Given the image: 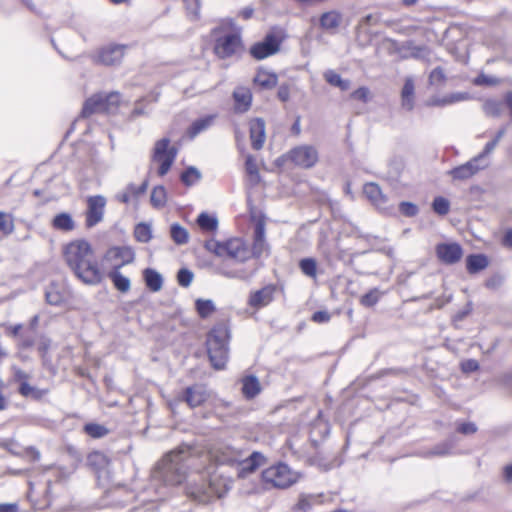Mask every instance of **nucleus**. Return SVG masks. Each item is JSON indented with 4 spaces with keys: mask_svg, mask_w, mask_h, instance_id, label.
I'll list each match as a JSON object with an SVG mask.
<instances>
[{
    "mask_svg": "<svg viewBox=\"0 0 512 512\" xmlns=\"http://www.w3.org/2000/svg\"><path fill=\"white\" fill-rule=\"evenodd\" d=\"M505 109L512 117V90L507 91L503 99H487L483 104L484 112L493 117L500 116Z\"/></svg>",
    "mask_w": 512,
    "mask_h": 512,
    "instance_id": "2eb2a0df",
    "label": "nucleus"
},
{
    "mask_svg": "<svg viewBox=\"0 0 512 512\" xmlns=\"http://www.w3.org/2000/svg\"><path fill=\"white\" fill-rule=\"evenodd\" d=\"M204 248L218 257H227L240 263L250 257L248 247L241 238H231L223 242L209 239L205 241Z\"/></svg>",
    "mask_w": 512,
    "mask_h": 512,
    "instance_id": "20e7f679",
    "label": "nucleus"
},
{
    "mask_svg": "<svg viewBox=\"0 0 512 512\" xmlns=\"http://www.w3.org/2000/svg\"><path fill=\"white\" fill-rule=\"evenodd\" d=\"M106 203L107 200L103 195H93L87 198L86 227L92 228L103 220Z\"/></svg>",
    "mask_w": 512,
    "mask_h": 512,
    "instance_id": "9b49d317",
    "label": "nucleus"
},
{
    "mask_svg": "<svg viewBox=\"0 0 512 512\" xmlns=\"http://www.w3.org/2000/svg\"><path fill=\"white\" fill-rule=\"evenodd\" d=\"M104 258L113 263L112 268H122L134 262L135 252L130 246H113L106 251Z\"/></svg>",
    "mask_w": 512,
    "mask_h": 512,
    "instance_id": "ddd939ff",
    "label": "nucleus"
},
{
    "mask_svg": "<svg viewBox=\"0 0 512 512\" xmlns=\"http://www.w3.org/2000/svg\"><path fill=\"white\" fill-rule=\"evenodd\" d=\"M143 279L146 287L152 292H158L163 286L162 275L153 268L143 270Z\"/></svg>",
    "mask_w": 512,
    "mask_h": 512,
    "instance_id": "7c9ffc66",
    "label": "nucleus"
},
{
    "mask_svg": "<svg viewBox=\"0 0 512 512\" xmlns=\"http://www.w3.org/2000/svg\"><path fill=\"white\" fill-rule=\"evenodd\" d=\"M121 268H112L109 273L108 277L113 283V286L121 293H126L130 290L131 282L130 279L126 276H124L120 272Z\"/></svg>",
    "mask_w": 512,
    "mask_h": 512,
    "instance_id": "72a5a7b5",
    "label": "nucleus"
},
{
    "mask_svg": "<svg viewBox=\"0 0 512 512\" xmlns=\"http://www.w3.org/2000/svg\"><path fill=\"white\" fill-rule=\"evenodd\" d=\"M253 82L262 89L270 90L278 83V76L274 72H268L263 68H259L253 79Z\"/></svg>",
    "mask_w": 512,
    "mask_h": 512,
    "instance_id": "c85d7f7f",
    "label": "nucleus"
},
{
    "mask_svg": "<svg viewBox=\"0 0 512 512\" xmlns=\"http://www.w3.org/2000/svg\"><path fill=\"white\" fill-rule=\"evenodd\" d=\"M435 254L441 263L454 265L462 259L464 250L457 242H441L435 246Z\"/></svg>",
    "mask_w": 512,
    "mask_h": 512,
    "instance_id": "f8f14e48",
    "label": "nucleus"
},
{
    "mask_svg": "<svg viewBox=\"0 0 512 512\" xmlns=\"http://www.w3.org/2000/svg\"><path fill=\"white\" fill-rule=\"evenodd\" d=\"M324 79L328 84L334 87H338L341 91H347L351 87V82L348 79H343L338 73L334 70H327L324 73Z\"/></svg>",
    "mask_w": 512,
    "mask_h": 512,
    "instance_id": "58836bf2",
    "label": "nucleus"
},
{
    "mask_svg": "<svg viewBox=\"0 0 512 512\" xmlns=\"http://www.w3.org/2000/svg\"><path fill=\"white\" fill-rule=\"evenodd\" d=\"M170 236L175 244L184 245L189 241V232L179 223L170 226Z\"/></svg>",
    "mask_w": 512,
    "mask_h": 512,
    "instance_id": "79ce46f5",
    "label": "nucleus"
},
{
    "mask_svg": "<svg viewBox=\"0 0 512 512\" xmlns=\"http://www.w3.org/2000/svg\"><path fill=\"white\" fill-rule=\"evenodd\" d=\"M289 159L301 168L309 169L318 162V151L312 145H300L290 150Z\"/></svg>",
    "mask_w": 512,
    "mask_h": 512,
    "instance_id": "9d476101",
    "label": "nucleus"
},
{
    "mask_svg": "<svg viewBox=\"0 0 512 512\" xmlns=\"http://www.w3.org/2000/svg\"><path fill=\"white\" fill-rule=\"evenodd\" d=\"M194 278L193 272L188 268H180L177 272V282L181 287L187 288Z\"/></svg>",
    "mask_w": 512,
    "mask_h": 512,
    "instance_id": "4d7b16f0",
    "label": "nucleus"
},
{
    "mask_svg": "<svg viewBox=\"0 0 512 512\" xmlns=\"http://www.w3.org/2000/svg\"><path fill=\"white\" fill-rule=\"evenodd\" d=\"M215 494V490L213 488L212 483L209 485L202 484L201 486H197L195 488H189L188 495L195 501L206 504L213 499Z\"/></svg>",
    "mask_w": 512,
    "mask_h": 512,
    "instance_id": "bb28decb",
    "label": "nucleus"
},
{
    "mask_svg": "<svg viewBox=\"0 0 512 512\" xmlns=\"http://www.w3.org/2000/svg\"><path fill=\"white\" fill-rule=\"evenodd\" d=\"M399 211L406 217H414L418 214L419 208L413 202L402 201L399 203Z\"/></svg>",
    "mask_w": 512,
    "mask_h": 512,
    "instance_id": "bf43d9fd",
    "label": "nucleus"
},
{
    "mask_svg": "<svg viewBox=\"0 0 512 512\" xmlns=\"http://www.w3.org/2000/svg\"><path fill=\"white\" fill-rule=\"evenodd\" d=\"M242 452L230 446H221L215 452V460L218 465L238 467Z\"/></svg>",
    "mask_w": 512,
    "mask_h": 512,
    "instance_id": "f3484780",
    "label": "nucleus"
},
{
    "mask_svg": "<svg viewBox=\"0 0 512 512\" xmlns=\"http://www.w3.org/2000/svg\"><path fill=\"white\" fill-rule=\"evenodd\" d=\"M0 231L5 235H9L14 231L13 220H8L4 212H0Z\"/></svg>",
    "mask_w": 512,
    "mask_h": 512,
    "instance_id": "0e129e2a",
    "label": "nucleus"
},
{
    "mask_svg": "<svg viewBox=\"0 0 512 512\" xmlns=\"http://www.w3.org/2000/svg\"><path fill=\"white\" fill-rule=\"evenodd\" d=\"M488 166V158H485L481 153H479L466 163L449 170L448 174L452 177L453 180L464 181L470 179L479 171L484 170Z\"/></svg>",
    "mask_w": 512,
    "mask_h": 512,
    "instance_id": "0eeeda50",
    "label": "nucleus"
},
{
    "mask_svg": "<svg viewBox=\"0 0 512 512\" xmlns=\"http://www.w3.org/2000/svg\"><path fill=\"white\" fill-rule=\"evenodd\" d=\"M364 195L377 207L383 208L387 203V196L382 193L381 188L377 183L369 182L363 187Z\"/></svg>",
    "mask_w": 512,
    "mask_h": 512,
    "instance_id": "b1692460",
    "label": "nucleus"
},
{
    "mask_svg": "<svg viewBox=\"0 0 512 512\" xmlns=\"http://www.w3.org/2000/svg\"><path fill=\"white\" fill-rule=\"evenodd\" d=\"M108 464L107 457L99 451L90 452L86 457V466L91 468L93 471H101Z\"/></svg>",
    "mask_w": 512,
    "mask_h": 512,
    "instance_id": "e433bc0d",
    "label": "nucleus"
},
{
    "mask_svg": "<svg viewBox=\"0 0 512 512\" xmlns=\"http://www.w3.org/2000/svg\"><path fill=\"white\" fill-rule=\"evenodd\" d=\"M230 330L224 323H217L206 334V350L211 366L216 370L225 368L229 360Z\"/></svg>",
    "mask_w": 512,
    "mask_h": 512,
    "instance_id": "f03ea898",
    "label": "nucleus"
},
{
    "mask_svg": "<svg viewBox=\"0 0 512 512\" xmlns=\"http://www.w3.org/2000/svg\"><path fill=\"white\" fill-rule=\"evenodd\" d=\"M126 46L113 44L103 47L99 52V61L107 66H113L121 62Z\"/></svg>",
    "mask_w": 512,
    "mask_h": 512,
    "instance_id": "dca6fc26",
    "label": "nucleus"
},
{
    "mask_svg": "<svg viewBox=\"0 0 512 512\" xmlns=\"http://www.w3.org/2000/svg\"><path fill=\"white\" fill-rule=\"evenodd\" d=\"M151 205L154 208H162L167 202V192L164 186L159 185L153 188L150 196Z\"/></svg>",
    "mask_w": 512,
    "mask_h": 512,
    "instance_id": "c03bdc74",
    "label": "nucleus"
},
{
    "mask_svg": "<svg viewBox=\"0 0 512 512\" xmlns=\"http://www.w3.org/2000/svg\"><path fill=\"white\" fill-rule=\"evenodd\" d=\"M182 400L191 408L198 407L207 400L206 390L202 385L198 384L189 386L184 390Z\"/></svg>",
    "mask_w": 512,
    "mask_h": 512,
    "instance_id": "aec40b11",
    "label": "nucleus"
},
{
    "mask_svg": "<svg viewBox=\"0 0 512 512\" xmlns=\"http://www.w3.org/2000/svg\"><path fill=\"white\" fill-rule=\"evenodd\" d=\"M283 39L274 32H268L264 38L254 43L250 49V55L256 60H262L276 54L281 47Z\"/></svg>",
    "mask_w": 512,
    "mask_h": 512,
    "instance_id": "6e6552de",
    "label": "nucleus"
},
{
    "mask_svg": "<svg viewBox=\"0 0 512 512\" xmlns=\"http://www.w3.org/2000/svg\"><path fill=\"white\" fill-rule=\"evenodd\" d=\"M235 110L244 113L249 110L252 102V95L249 90L241 89L233 92Z\"/></svg>",
    "mask_w": 512,
    "mask_h": 512,
    "instance_id": "f704fd0d",
    "label": "nucleus"
},
{
    "mask_svg": "<svg viewBox=\"0 0 512 512\" xmlns=\"http://www.w3.org/2000/svg\"><path fill=\"white\" fill-rule=\"evenodd\" d=\"M431 206L432 210L440 216L447 215L450 210V202L447 198L443 196L435 197L432 201Z\"/></svg>",
    "mask_w": 512,
    "mask_h": 512,
    "instance_id": "3c124183",
    "label": "nucleus"
},
{
    "mask_svg": "<svg viewBox=\"0 0 512 512\" xmlns=\"http://www.w3.org/2000/svg\"><path fill=\"white\" fill-rule=\"evenodd\" d=\"M202 179V173L195 166L187 167L180 175V181L187 187L193 186Z\"/></svg>",
    "mask_w": 512,
    "mask_h": 512,
    "instance_id": "a19ab883",
    "label": "nucleus"
},
{
    "mask_svg": "<svg viewBox=\"0 0 512 512\" xmlns=\"http://www.w3.org/2000/svg\"><path fill=\"white\" fill-rule=\"evenodd\" d=\"M401 106L406 111H412L415 106V85L412 78H406L401 90Z\"/></svg>",
    "mask_w": 512,
    "mask_h": 512,
    "instance_id": "393cba45",
    "label": "nucleus"
},
{
    "mask_svg": "<svg viewBox=\"0 0 512 512\" xmlns=\"http://www.w3.org/2000/svg\"><path fill=\"white\" fill-rule=\"evenodd\" d=\"M506 133V128L503 127L501 129H499L497 131V133L495 134L494 138L487 142L483 151L480 152L485 158H488V156L493 152V150L495 149V147L497 146V144L499 143V141L502 139V137L505 135Z\"/></svg>",
    "mask_w": 512,
    "mask_h": 512,
    "instance_id": "864d4df0",
    "label": "nucleus"
},
{
    "mask_svg": "<svg viewBox=\"0 0 512 512\" xmlns=\"http://www.w3.org/2000/svg\"><path fill=\"white\" fill-rule=\"evenodd\" d=\"M242 394L246 399H253L261 392V385L258 378L248 375L242 378Z\"/></svg>",
    "mask_w": 512,
    "mask_h": 512,
    "instance_id": "c756f323",
    "label": "nucleus"
},
{
    "mask_svg": "<svg viewBox=\"0 0 512 512\" xmlns=\"http://www.w3.org/2000/svg\"><path fill=\"white\" fill-rule=\"evenodd\" d=\"M51 339L46 335H41L38 340L37 351L40 354V357L43 363L48 361L47 353L51 347Z\"/></svg>",
    "mask_w": 512,
    "mask_h": 512,
    "instance_id": "5fc2aeb1",
    "label": "nucleus"
},
{
    "mask_svg": "<svg viewBox=\"0 0 512 512\" xmlns=\"http://www.w3.org/2000/svg\"><path fill=\"white\" fill-rule=\"evenodd\" d=\"M489 265V259L485 254H469L466 257V269L469 274H477L486 269Z\"/></svg>",
    "mask_w": 512,
    "mask_h": 512,
    "instance_id": "cd10ccee",
    "label": "nucleus"
},
{
    "mask_svg": "<svg viewBox=\"0 0 512 512\" xmlns=\"http://www.w3.org/2000/svg\"><path fill=\"white\" fill-rule=\"evenodd\" d=\"M242 46L243 43L240 32L228 33L216 38L214 53L220 59H227L235 55Z\"/></svg>",
    "mask_w": 512,
    "mask_h": 512,
    "instance_id": "1a4fd4ad",
    "label": "nucleus"
},
{
    "mask_svg": "<svg viewBox=\"0 0 512 512\" xmlns=\"http://www.w3.org/2000/svg\"><path fill=\"white\" fill-rule=\"evenodd\" d=\"M245 170L248 175L251 177H254L255 183H258L260 181V174L259 170L255 161V158L248 154L245 159Z\"/></svg>",
    "mask_w": 512,
    "mask_h": 512,
    "instance_id": "6e6d98bb",
    "label": "nucleus"
},
{
    "mask_svg": "<svg viewBox=\"0 0 512 512\" xmlns=\"http://www.w3.org/2000/svg\"><path fill=\"white\" fill-rule=\"evenodd\" d=\"M45 300L49 305L59 306L64 302V296L57 286L51 283L45 290Z\"/></svg>",
    "mask_w": 512,
    "mask_h": 512,
    "instance_id": "de8ad7c7",
    "label": "nucleus"
},
{
    "mask_svg": "<svg viewBox=\"0 0 512 512\" xmlns=\"http://www.w3.org/2000/svg\"><path fill=\"white\" fill-rule=\"evenodd\" d=\"M195 309L200 318L205 319L215 312L216 307L212 300L199 298L195 301Z\"/></svg>",
    "mask_w": 512,
    "mask_h": 512,
    "instance_id": "a18cd8bd",
    "label": "nucleus"
},
{
    "mask_svg": "<svg viewBox=\"0 0 512 512\" xmlns=\"http://www.w3.org/2000/svg\"><path fill=\"white\" fill-rule=\"evenodd\" d=\"M100 112H107V110L103 101V94L97 93L85 100L80 115L83 118H87L92 114Z\"/></svg>",
    "mask_w": 512,
    "mask_h": 512,
    "instance_id": "5701e85b",
    "label": "nucleus"
},
{
    "mask_svg": "<svg viewBox=\"0 0 512 512\" xmlns=\"http://www.w3.org/2000/svg\"><path fill=\"white\" fill-rule=\"evenodd\" d=\"M299 268L301 272L310 278H316L318 263L313 257L302 258L299 261Z\"/></svg>",
    "mask_w": 512,
    "mask_h": 512,
    "instance_id": "49530a36",
    "label": "nucleus"
},
{
    "mask_svg": "<svg viewBox=\"0 0 512 512\" xmlns=\"http://www.w3.org/2000/svg\"><path fill=\"white\" fill-rule=\"evenodd\" d=\"M468 98L467 93H452L444 97H432L426 101V105L430 107H444L456 102L466 100Z\"/></svg>",
    "mask_w": 512,
    "mask_h": 512,
    "instance_id": "2f4dec72",
    "label": "nucleus"
},
{
    "mask_svg": "<svg viewBox=\"0 0 512 512\" xmlns=\"http://www.w3.org/2000/svg\"><path fill=\"white\" fill-rule=\"evenodd\" d=\"M477 426L475 423L473 422H463V423H460L456 430L457 432H459L460 434H463V435H471V434H474L477 432Z\"/></svg>",
    "mask_w": 512,
    "mask_h": 512,
    "instance_id": "774afa93",
    "label": "nucleus"
},
{
    "mask_svg": "<svg viewBox=\"0 0 512 512\" xmlns=\"http://www.w3.org/2000/svg\"><path fill=\"white\" fill-rule=\"evenodd\" d=\"M460 368L463 373L469 374L478 371L480 365L475 359H467L461 362Z\"/></svg>",
    "mask_w": 512,
    "mask_h": 512,
    "instance_id": "338daca9",
    "label": "nucleus"
},
{
    "mask_svg": "<svg viewBox=\"0 0 512 512\" xmlns=\"http://www.w3.org/2000/svg\"><path fill=\"white\" fill-rule=\"evenodd\" d=\"M500 80L497 77L480 73L473 80V84L476 86H494L497 85Z\"/></svg>",
    "mask_w": 512,
    "mask_h": 512,
    "instance_id": "052dcab7",
    "label": "nucleus"
},
{
    "mask_svg": "<svg viewBox=\"0 0 512 512\" xmlns=\"http://www.w3.org/2000/svg\"><path fill=\"white\" fill-rule=\"evenodd\" d=\"M454 449V441L452 438L446 439L443 442H440L434 445L430 449L423 450L419 453V455L423 458L430 459L433 457H446L453 454Z\"/></svg>",
    "mask_w": 512,
    "mask_h": 512,
    "instance_id": "4be33fe9",
    "label": "nucleus"
},
{
    "mask_svg": "<svg viewBox=\"0 0 512 512\" xmlns=\"http://www.w3.org/2000/svg\"><path fill=\"white\" fill-rule=\"evenodd\" d=\"M262 479L276 488H288L296 482L294 473L287 464L278 463L262 471Z\"/></svg>",
    "mask_w": 512,
    "mask_h": 512,
    "instance_id": "423d86ee",
    "label": "nucleus"
},
{
    "mask_svg": "<svg viewBox=\"0 0 512 512\" xmlns=\"http://www.w3.org/2000/svg\"><path fill=\"white\" fill-rule=\"evenodd\" d=\"M83 431L92 438L99 439L106 436L109 430L98 423H87L83 427Z\"/></svg>",
    "mask_w": 512,
    "mask_h": 512,
    "instance_id": "8fccbe9b",
    "label": "nucleus"
},
{
    "mask_svg": "<svg viewBox=\"0 0 512 512\" xmlns=\"http://www.w3.org/2000/svg\"><path fill=\"white\" fill-rule=\"evenodd\" d=\"M36 342V338L34 335L29 334L28 332H24L19 336V340L17 341V348L19 350L29 349L34 346Z\"/></svg>",
    "mask_w": 512,
    "mask_h": 512,
    "instance_id": "680f3d73",
    "label": "nucleus"
},
{
    "mask_svg": "<svg viewBox=\"0 0 512 512\" xmlns=\"http://www.w3.org/2000/svg\"><path fill=\"white\" fill-rule=\"evenodd\" d=\"M186 454L187 452L183 449L166 454L157 464L154 477L161 479L167 485L181 484L186 478Z\"/></svg>",
    "mask_w": 512,
    "mask_h": 512,
    "instance_id": "7ed1b4c3",
    "label": "nucleus"
},
{
    "mask_svg": "<svg viewBox=\"0 0 512 512\" xmlns=\"http://www.w3.org/2000/svg\"><path fill=\"white\" fill-rule=\"evenodd\" d=\"M321 495L301 494L293 507V512H315V506L321 504Z\"/></svg>",
    "mask_w": 512,
    "mask_h": 512,
    "instance_id": "a878e982",
    "label": "nucleus"
},
{
    "mask_svg": "<svg viewBox=\"0 0 512 512\" xmlns=\"http://www.w3.org/2000/svg\"><path fill=\"white\" fill-rule=\"evenodd\" d=\"M63 257L74 276L85 285L96 286L102 282L103 273L88 241H71L63 248Z\"/></svg>",
    "mask_w": 512,
    "mask_h": 512,
    "instance_id": "f257e3e1",
    "label": "nucleus"
},
{
    "mask_svg": "<svg viewBox=\"0 0 512 512\" xmlns=\"http://www.w3.org/2000/svg\"><path fill=\"white\" fill-rule=\"evenodd\" d=\"M266 461L265 456L259 451H253L247 458H240L237 467V477L244 479L255 472Z\"/></svg>",
    "mask_w": 512,
    "mask_h": 512,
    "instance_id": "4468645a",
    "label": "nucleus"
},
{
    "mask_svg": "<svg viewBox=\"0 0 512 512\" xmlns=\"http://www.w3.org/2000/svg\"><path fill=\"white\" fill-rule=\"evenodd\" d=\"M446 81V75L441 67H436L429 74V84L432 86H439Z\"/></svg>",
    "mask_w": 512,
    "mask_h": 512,
    "instance_id": "13d9d810",
    "label": "nucleus"
},
{
    "mask_svg": "<svg viewBox=\"0 0 512 512\" xmlns=\"http://www.w3.org/2000/svg\"><path fill=\"white\" fill-rule=\"evenodd\" d=\"M198 226L206 232L216 231L218 228V219L206 212H201L196 220Z\"/></svg>",
    "mask_w": 512,
    "mask_h": 512,
    "instance_id": "37998d69",
    "label": "nucleus"
},
{
    "mask_svg": "<svg viewBox=\"0 0 512 512\" xmlns=\"http://www.w3.org/2000/svg\"><path fill=\"white\" fill-rule=\"evenodd\" d=\"M213 119L214 116L207 115L193 121L187 130L188 136L192 139L196 137L199 133L205 131L207 128L211 126Z\"/></svg>",
    "mask_w": 512,
    "mask_h": 512,
    "instance_id": "4c0bfd02",
    "label": "nucleus"
},
{
    "mask_svg": "<svg viewBox=\"0 0 512 512\" xmlns=\"http://www.w3.org/2000/svg\"><path fill=\"white\" fill-rule=\"evenodd\" d=\"M29 485H30V489H29V493H28V499L31 502L33 509L34 510H43L45 508H48L51 504L49 495L51 492L52 481H50V480L47 481V486L45 489V496L41 501L33 499V495H32L33 484L30 482Z\"/></svg>",
    "mask_w": 512,
    "mask_h": 512,
    "instance_id": "ea45409f",
    "label": "nucleus"
},
{
    "mask_svg": "<svg viewBox=\"0 0 512 512\" xmlns=\"http://www.w3.org/2000/svg\"><path fill=\"white\" fill-rule=\"evenodd\" d=\"M251 145L254 150H260L265 142V121L262 118H255L249 124Z\"/></svg>",
    "mask_w": 512,
    "mask_h": 512,
    "instance_id": "6ab92c4d",
    "label": "nucleus"
},
{
    "mask_svg": "<svg viewBox=\"0 0 512 512\" xmlns=\"http://www.w3.org/2000/svg\"><path fill=\"white\" fill-rule=\"evenodd\" d=\"M51 225L54 229L63 232H70L75 229V221L68 212L56 214L51 221Z\"/></svg>",
    "mask_w": 512,
    "mask_h": 512,
    "instance_id": "473e14b6",
    "label": "nucleus"
},
{
    "mask_svg": "<svg viewBox=\"0 0 512 512\" xmlns=\"http://www.w3.org/2000/svg\"><path fill=\"white\" fill-rule=\"evenodd\" d=\"M18 392L25 398H31L33 400H41L47 393V389H39L31 386L28 382L22 381L18 387Z\"/></svg>",
    "mask_w": 512,
    "mask_h": 512,
    "instance_id": "c9c22d12",
    "label": "nucleus"
},
{
    "mask_svg": "<svg viewBox=\"0 0 512 512\" xmlns=\"http://www.w3.org/2000/svg\"><path fill=\"white\" fill-rule=\"evenodd\" d=\"M178 154V149L175 146H170V139L164 137L156 141L152 160L159 163L158 175L163 177L171 169Z\"/></svg>",
    "mask_w": 512,
    "mask_h": 512,
    "instance_id": "39448f33",
    "label": "nucleus"
},
{
    "mask_svg": "<svg viewBox=\"0 0 512 512\" xmlns=\"http://www.w3.org/2000/svg\"><path fill=\"white\" fill-rule=\"evenodd\" d=\"M0 446L14 456L23 457L22 450L19 449L18 443L14 440H5L0 443Z\"/></svg>",
    "mask_w": 512,
    "mask_h": 512,
    "instance_id": "69168bd1",
    "label": "nucleus"
},
{
    "mask_svg": "<svg viewBox=\"0 0 512 512\" xmlns=\"http://www.w3.org/2000/svg\"><path fill=\"white\" fill-rule=\"evenodd\" d=\"M103 101L106 106L107 112H110L112 109L118 106L120 102V94L118 92H110L108 94H103Z\"/></svg>",
    "mask_w": 512,
    "mask_h": 512,
    "instance_id": "e2e57ef3",
    "label": "nucleus"
},
{
    "mask_svg": "<svg viewBox=\"0 0 512 512\" xmlns=\"http://www.w3.org/2000/svg\"><path fill=\"white\" fill-rule=\"evenodd\" d=\"M134 236L138 242L148 243L152 239L151 226L145 222L138 223L134 229Z\"/></svg>",
    "mask_w": 512,
    "mask_h": 512,
    "instance_id": "09e8293b",
    "label": "nucleus"
},
{
    "mask_svg": "<svg viewBox=\"0 0 512 512\" xmlns=\"http://www.w3.org/2000/svg\"><path fill=\"white\" fill-rule=\"evenodd\" d=\"M342 14L337 10L324 12L319 17V26L330 34H335L342 23Z\"/></svg>",
    "mask_w": 512,
    "mask_h": 512,
    "instance_id": "412c9836",
    "label": "nucleus"
},
{
    "mask_svg": "<svg viewBox=\"0 0 512 512\" xmlns=\"http://www.w3.org/2000/svg\"><path fill=\"white\" fill-rule=\"evenodd\" d=\"M275 286L267 285L250 294L248 304L253 308H262L273 301Z\"/></svg>",
    "mask_w": 512,
    "mask_h": 512,
    "instance_id": "a211bd4d",
    "label": "nucleus"
},
{
    "mask_svg": "<svg viewBox=\"0 0 512 512\" xmlns=\"http://www.w3.org/2000/svg\"><path fill=\"white\" fill-rule=\"evenodd\" d=\"M381 294L378 288H373L361 296L360 303L367 308L373 307L379 301Z\"/></svg>",
    "mask_w": 512,
    "mask_h": 512,
    "instance_id": "603ef678",
    "label": "nucleus"
}]
</instances>
